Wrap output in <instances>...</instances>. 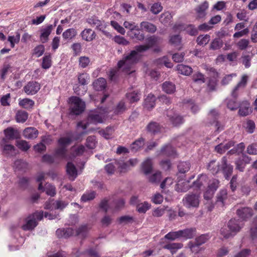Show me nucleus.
I'll return each instance as SVG.
<instances>
[{"label":"nucleus","mask_w":257,"mask_h":257,"mask_svg":"<svg viewBox=\"0 0 257 257\" xmlns=\"http://www.w3.org/2000/svg\"><path fill=\"white\" fill-rule=\"evenodd\" d=\"M149 49V47L146 45L136 46L135 50L130 53L123 56L122 60L119 61L117 63L118 68L126 74H132L135 71L133 66L138 61L139 57L138 53L146 51Z\"/></svg>","instance_id":"1"},{"label":"nucleus","mask_w":257,"mask_h":257,"mask_svg":"<svg viewBox=\"0 0 257 257\" xmlns=\"http://www.w3.org/2000/svg\"><path fill=\"white\" fill-rule=\"evenodd\" d=\"M190 163L188 162H181L178 165V173L177 174L178 176L177 179L178 183L176 188L178 192H185L190 188L188 184L189 181H185L182 183H179L182 179H179V178H183L184 176V174L190 170Z\"/></svg>","instance_id":"2"},{"label":"nucleus","mask_w":257,"mask_h":257,"mask_svg":"<svg viewBox=\"0 0 257 257\" xmlns=\"http://www.w3.org/2000/svg\"><path fill=\"white\" fill-rule=\"evenodd\" d=\"M86 22L91 27H95V29L102 32L107 38L111 37V34L105 30L108 26V23L102 19H99L96 16H91L86 19Z\"/></svg>","instance_id":"3"},{"label":"nucleus","mask_w":257,"mask_h":257,"mask_svg":"<svg viewBox=\"0 0 257 257\" xmlns=\"http://www.w3.org/2000/svg\"><path fill=\"white\" fill-rule=\"evenodd\" d=\"M43 218V211H36L30 215L25 219V224L22 226L24 230H33L38 225V221Z\"/></svg>","instance_id":"4"},{"label":"nucleus","mask_w":257,"mask_h":257,"mask_svg":"<svg viewBox=\"0 0 257 257\" xmlns=\"http://www.w3.org/2000/svg\"><path fill=\"white\" fill-rule=\"evenodd\" d=\"M71 102V112L75 115L81 113L85 109V104L84 101L76 96L71 97L70 98Z\"/></svg>","instance_id":"5"},{"label":"nucleus","mask_w":257,"mask_h":257,"mask_svg":"<svg viewBox=\"0 0 257 257\" xmlns=\"http://www.w3.org/2000/svg\"><path fill=\"white\" fill-rule=\"evenodd\" d=\"M183 205L187 208L198 207L200 202L199 195L197 194H188L183 199Z\"/></svg>","instance_id":"6"},{"label":"nucleus","mask_w":257,"mask_h":257,"mask_svg":"<svg viewBox=\"0 0 257 257\" xmlns=\"http://www.w3.org/2000/svg\"><path fill=\"white\" fill-rule=\"evenodd\" d=\"M248 80V76L246 74H244L241 76L240 80L233 88L231 92L232 97L236 99L238 95V91L245 88L246 86Z\"/></svg>","instance_id":"7"},{"label":"nucleus","mask_w":257,"mask_h":257,"mask_svg":"<svg viewBox=\"0 0 257 257\" xmlns=\"http://www.w3.org/2000/svg\"><path fill=\"white\" fill-rule=\"evenodd\" d=\"M166 114L169 121L174 126H178L184 122L183 116L180 115L173 110H168Z\"/></svg>","instance_id":"8"},{"label":"nucleus","mask_w":257,"mask_h":257,"mask_svg":"<svg viewBox=\"0 0 257 257\" xmlns=\"http://www.w3.org/2000/svg\"><path fill=\"white\" fill-rule=\"evenodd\" d=\"M209 7L208 3L205 1L196 7L194 11L197 20L204 19L207 15V10Z\"/></svg>","instance_id":"9"},{"label":"nucleus","mask_w":257,"mask_h":257,"mask_svg":"<svg viewBox=\"0 0 257 257\" xmlns=\"http://www.w3.org/2000/svg\"><path fill=\"white\" fill-rule=\"evenodd\" d=\"M220 170L222 171L225 179H229L232 173L233 166L227 163V160L226 157H223L221 159V168H220Z\"/></svg>","instance_id":"10"},{"label":"nucleus","mask_w":257,"mask_h":257,"mask_svg":"<svg viewBox=\"0 0 257 257\" xmlns=\"http://www.w3.org/2000/svg\"><path fill=\"white\" fill-rule=\"evenodd\" d=\"M7 143L6 139H3L0 143L2 153L8 156H13L15 154L16 149L14 146L7 144Z\"/></svg>","instance_id":"11"},{"label":"nucleus","mask_w":257,"mask_h":257,"mask_svg":"<svg viewBox=\"0 0 257 257\" xmlns=\"http://www.w3.org/2000/svg\"><path fill=\"white\" fill-rule=\"evenodd\" d=\"M40 89V84L36 81H30L24 87V91L28 95H34L36 94Z\"/></svg>","instance_id":"12"},{"label":"nucleus","mask_w":257,"mask_h":257,"mask_svg":"<svg viewBox=\"0 0 257 257\" xmlns=\"http://www.w3.org/2000/svg\"><path fill=\"white\" fill-rule=\"evenodd\" d=\"M218 113L215 109L211 110L209 114V117L213 119V122H210L211 124L214 125L216 131L218 133L224 130V126L217 120Z\"/></svg>","instance_id":"13"},{"label":"nucleus","mask_w":257,"mask_h":257,"mask_svg":"<svg viewBox=\"0 0 257 257\" xmlns=\"http://www.w3.org/2000/svg\"><path fill=\"white\" fill-rule=\"evenodd\" d=\"M236 213L238 217L242 220H245L250 218L253 215V210L249 207H243L238 209Z\"/></svg>","instance_id":"14"},{"label":"nucleus","mask_w":257,"mask_h":257,"mask_svg":"<svg viewBox=\"0 0 257 257\" xmlns=\"http://www.w3.org/2000/svg\"><path fill=\"white\" fill-rule=\"evenodd\" d=\"M80 35L82 39L87 42L93 41L96 36L95 32L90 28L85 29L81 32Z\"/></svg>","instance_id":"15"},{"label":"nucleus","mask_w":257,"mask_h":257,"mask_svg":"<svg viewBox=\"0 0 257 257\" xmlns=\"http://www.w3.org/2000/svg\"><path fill=\"white\" fill-rule=\"evenodd\" d=\"M157 153L158 155L170 157L174 156L176 155V151L171 145L167 144L164 146Z\"/></svg>","instance_id":"16"},{"label":"nucleus","mask_w":257,"mask_h":257,"mask_svg":"<svg viewBox=\"0 0 257 257\" xmlns=\"http://www.w3.org/2000/svg\"><path fill=\"white\" fill-rule=\"evenodd\" d=\"M66 168L67 174L69 180L71 181L74 180L78 175L77 170L75 165L71 162H68Z\"/></svg>","instance_id":"17"},{"label":"nucleus","mask_w":257,"mask_h":257,"mask_svg":"<svg viewBox=\"0 0 257 257\" xmlns=\"http://www.w3.org/2000/svg\"><path fill=\"white\" fill-rule=\"evenodd\" d=\"M238 114L240 116H245L251 112L250 104L247 101H243L238 105Z\"/></svg>","instance_id":"18"},{"label":"nucleus","mask_w":257,"mask_h":257,"mask_svg":"<svg viewBox=\"0 0 257 257\" xmlns=\"http://www.w3.org/2000/svg\"><path fill=\"white\" fill-rule=\"evenodd\" d=\"M53 29V25H49L46 27L41 29V35L40 36V39L42 43H45L48 41V37L50 35Z\"/></svg>","instance_id":"19"},{"label":"nucleus","mask_w":257,"mask_h":257,"mask_svg":"<svg viewBox=\"0 0 257 257\" xmlns=\"http://www.w3.org/2000/svg\"><path fill=\"white\" fill-rule=\"evenodd\" d=\"M140 29L150 33H154L157 31V27L148 21H143L140 24Z\"/></svg>","instance_id":"20"},{"label":"nucleus","mask_w":257,"mask_h":257,"mask_svg":"<svg viewBox=\"0 0 257 257\" xmlns=\"http://www.w3.org/2000/svg\"><path fill=\"white\" fill-rule=\"evenodd\" d=\"M38 190H41L43 192L45 191L48 195H50L51 196H54L56 194L55 187L50 184L47 183L45 185V187H43L42 183H40L38 186Z\"/></svg>","instance_id":"21"},{"label":"nucleus","mask_w":257,"mask_h":257,"mask_svg":"<svg viewBox=\"0 0 257 257\" xmlns=\"http://www.w3.org/2000/svg\"><path fill=\"white\" fill-rule=\"evenodd\" d=\"M239 223L238 220L235 219H231L228 222L227 225L229 229H230L232 234H234V235L239 231L242 227V226H241Z\"/></svg>","instance_id":"22"},{"label":"nucleus","mask_w":257,"mask_h":257,"mask_svg":"<svg viewBox=\"0 0 257 257\" xmlns=\"http://www.w3.org/2000/svg\"><path fill=\"white\" fill-rule=\"evenodd\" d=\"M234 142L232 141H230L226 143H221L215 147V150L217 153L221 154L225 153L231 147L234 146Z\"/></svg>","instance_id":"23"},{"label":"nucleus","mask_w":257,"mask_h":257,"mask_svg":"<svg viewBox=\"0 0 257 257\" xmlns=\"http://www.w3.org/2000/svg\"><path fill=\"white\" fill-rule=\"evenodd\" d=\"M38 131L34 127H27L23 132L24 137L28 139H34L37 137Z\"/></svg>","instance_id":"24"},{"label":"nucleus","mask_w":257,"mask_h":257,"mask_svg":"<svg viewBox=\"0 0 257 257\" xmlns=\"http://www.w3.org/2000/svg\"><path fill=\"white\" fill-rule=\"evenodd\" d=\"M161 126L157 122L151 121L147 126V131L153 134L156 135L161 132Z\"/></svg>","instance_id":"25"},{"label":"nucleus","mask_w":257,"mask_h":257,"mask_svg":"<svg viewBox=\"0 0 257 257\" xmlns=\"http://www.w3.org/2000/svg\"><path fill=\"white\" fill-rule=\"evenodd\" d=\"M208 181V177L206 175H200L196 181L193 182V187L197 189H200L201 186L205 185L207 184Z\"/></svg>","instance_id":"26"},{"label":"nucleus","mask_w":257,"mask_h":257,"mask_svg":"<svg viewBox=\"0 0 257 257\" xmlns=\"http://www.w3.org/2000/svg\"><path fill=\"white\" fill-rule=\"evenodd\" d=\"M176 69L178 73L186 76L190 75L193 71L191 67L183 64H178L176 67Z\"/></svg>","instance_id":"27"},{"label":"nucleus","mask_w":257,"mask_h":257,"mask_svg":"<svg viewBox=\"0 0 257 257\" xmlns=\"http://www.w3.org/2000/svg\"><path fill=\"white\" fill-rule=\"evenodd\" d=\"M210 71V72L212 73V76L214 78L209 80L208 86L210 90H214L217 85L216 78L218 76V73L213 68H211Z\"/></svg>","instance_id":"28"},{"label":"nucleus","mask_w":257,"mask_h":257,"mask_svg":"<svg viewBox=\"0 0 257 257\" xmlns=\"http://www.w3.org/2000/svg\"><path fill=\"white\" fill-rule=\"evenodd\" d=\"M181 237L185 239L193 238L196 233V229L194 228H187L183 230H180Z\"/></svg>","instance_id":"29"},{"label":"nucleus","mask_w":257,"mask_h":257,"mask_svg":"<svg viewBox=\"0 0 257 257\" xmlns=\"http://www.w3.org/2000/svg\"><path fill=\"white\" fill-rule=\"evenodd\" d=\"M142 170L145 175L150 174L153 169L152 159L148 158L142 164Z\"/></svg>","instance_id":"30"},{"label":"nucleus","mask_w":257,"mask_h":257,"mask_svg":"<svg viewBox=\"0 0 257 257\" xmlns=\"http://www.w3.org/2000/svg\"><path fill=\"white\" fill-rule=\"evenodd\" d=\"M106 82L104 78H99L93 83V86L96 91H101L105 89Z\"/></svg>","instance_id":"31"},{"label":"nucleus","mask_w":257,"mask_h":257,"mask_svg":"<svg viewBox=\"0 0 257 257\" xmlns=\"http://www.w3.org/2000/svg\"><path fill=\"white\" fill-rule=\"evenodd\" d=\"M156 98L152 94H149L145 99L144 106L148 109L153 108L155 105Z\"/></svg>","instance_id":"32"},{"label":"nucleus","mask_w":257,"mask_h":257,"mask_svg":"<svg viewBox=\"0 0 257 257\" xmlns=\"http://www.w3.org/2000/svg\"><path fill=\"white\" fill-rule=\"evenodd\" d=\"M6 140H12L18 138V132L12 127H8L4 131Z\"/></svg>","instance_id":"33"},{"label":"nucleus","mask_w":257,"mask_h":257,"mask_svg":"<svg viewBox=\"0 0 257 257\" xmlns=\"http://www.w3.org/2000/svg\"><path fill=\"white\" fill-rule=\"evenodd\" d=\"M183 246V245L182 243L173 242L166 244L164 245V248L170 250L171 252L174 254L177 249L181 248Z\"/></svg>","instance_id":"34"},{"label":"nucleus","mask_w":257,"mask_h":257,"mask_svg":"<svg viewBox=\"0 0 257 257\" xmlns=\"http://www.w3.org/2000/svg\"><path fill=\"white\" fill-rule=\"evenodd\" d=\"M34 101L29 98H24L19 100V104L22 107L29 109H31L34 105Z\"/></svg>","instance_id":"35"},{"label":"nucleus","mask_w":257,"mask_h":257,"mask_svg":"<svg viewBox=\"0 0 257 257\" xmlns=\"http://www.w3.org/2000/svg\"><path fill=\"white\" fill-rule=\"evenodd\" d=\"M162 89L166 93L171 94L175 91L176 87L173 83L166 81L162 84Z\"/></svg>","instance_id":"36"},{"label":"nucleus","mask_w":257,"mask_h":257,"mask_svg":"<svg viewBox=\"0 0 257 257\" xmlns=\"http://www.w3.org/2000/svg\"><path fill=\"white\" fill-rule=\"evenodd\" d=\"M87 121L90 123L97 124L98 123H101L102 119L99 114L91 113L88 115Z\"/></svg>","instance_id":"37"},{"label":"nucleus","mask_w":257,"mask_h":257,"mask_svg":"<svg viewBox=\"0 0 257 257\" xmlns=\"http://www.w3.org/2000/svg\"><path fill=\"white\" fill-rule=\"evenodd\" d=\"M115 164L121 172H125L131 169L127 162L119 160L116 161Z\"/></svg>","instance_id":"38"},{"label":"nucleus","mask_w":257,"mask_h":257,"mask_svg":"<svg viewBox=\"0 0 257 257\" xmlns=\"http://www.w3.org/2000/svg\"><path fill=\"white\" fill-rule=\"evenodd\" d=\"M144 143L145 140L143 138H141L138 139L137 140L132 143L131 146V150L133 152H137L144 146Z\"/></svg>","instance_id":"39"},{"label":"nucleus","mask_w":257,"mask_h":257,"mask_svg":"<svg viewBox=\"0 0 257 257\" xmlns=\"http://www.w3.org/2000/svg\"><path fill=\"white\" fill-rule=\"evenodd\" d=\"M76 35V30L74 28H70L66 30L63 33L62 36L64 39L71 40L74 38Z\"/></svg>","instance_id":"40"},{"label":"nucleus","mask_w":257,"mask_h":257,"mask_svg":"<svg viewBox=\"0 0 257 257\" xmlns=\"http://www.w3.org/2000/svg\"><path fill=\"white\" fill-rule=\"evenodd\" d=\"M141 94L138 92L133 91L126 94V97L130 103H134L140 100Z\"/></svg>","instance_id":"41"},{"label":"nucleus","mask_w":257,"mask_h":257,"mask_svg":"<svg viewBox=\"0 0 257 257\" xmlns=\"http://www.w3.org/2000/svg\"><path fill=\"white\" fill-rule=\"evenodd\" d=\"M207 169L213 174H217L220 170L219 165L215 160L210 161L207 165Z\"/></svg>","instance_id":"42"},{"label":"nucleus","mask_w":257,"mask_h":257,"mask_svg":"<svg viewBox=\"0 0 257 257\" xmlns=\"http://www.w3.org/2000/svg\"><path fill=\"white\" fill-rule=\"evenodd\" d=\"M115 128L112 126H107L105 130L99 131V133L104 138L109 139L111 137L112 135L114 133Z\"/></svg>","instance_id":"43"},{"label":"nucleus","mask_w":257,"mask_h":257,"mask_svg":"<svg viewBox=\"0 0 257 257\" xmlns=\"http://www.w3.org/2000/svg\"><path fill=\"white\" fill-rule=\"evenodd\" d=\"M28 117V114L24 110H19L16 115V119L18 122L23 123L25 122Z\"/></svg>","instance_id":"44"},{"label":"nucleus","mask_w":257,"mask_h":257,"mask_svg":"<svg viewBox=\"0 0 257 257\" xmlns=\"http://www.w3.org/2000/svg\"><path fill=\"white\" fill-rule=\"evenodd\" d=\"M164 238L170 241H174L181 238L180 230L177 231H171L166 234Z\"/></svg>","instance_id":"45"},{"label":"nucleus","mask_w":257,"mask_h":257,"mask_svg":"<svg viewBox=\"0 0 257 257\" xmlns=\"http://www.w3.org/2000/svg\"><path fill=\"white\" fill-rule=\"evenodd\" d=\"M216 202L217 203H220L221 206L224 205V201L227 198V193L226 190H221L217 195Z\"/></svg>","instance_id":"46"},{"label":"nucleus","mask_w":257,"mask_h":257,"mask_svg":"<svg viewBox=\"0 0 257 257\" xmlns=\"http://www.w3.org/2000/svg\"><path fill=\"white\" fill-rule=\"evenodd\" d=\"M151 204L147 202L139 203L137 205V210L139 213H145L151 207Z\"/></svg>","instance_id":"47"},{"label":"nucleus","mask_w":257,"mask_h":257,"mask_svg":"<svg viewBox=\"0 0 257 257\" xmlns=\"http://www.w3.org/2000/svg\"><path fill=\"white\" fill-rule=\"evenodd\" d=\"M20 34L17 32L15 36H9L8 38V41L10 42L12 48H14L15 44H18L20 42Z\"/></svg>","instance_id":"48"},{"label":"nucleus","mask_w":257,"mask_h":257,"mask_svg":"<svg viewBox=\"0 0 257 257\" xmlns=\"http://www.w3.org/2000/svg\"><path fill=\"white\" fill-rule=\"evenodd\" d=\"M192 79L194 82L200 84H202L205 81L204 75L199 72L195 73L193 75Z\"/></svg>","instance_id":"49"},{"label":"nucleus","mask_w":257,"mask_h":257,"mask_svg":"<svg viewBox=\"0 0 257 257\" xmlns=\"http://www.w3.org/2000/svg\"><path fill=\"white\" fill-rule=\"evenodd\" d=\"M52 65L51 57L50 54L46 55L43 58L42 67L44 69L49 68Z\"/></svg>","instance_id":"50"},{"label":"nucleus","mask_w":257,"mask_h":257,"mask_svg":"<svg viewBox=\"0 0 257 257\" xmlns=\"http://www.w3.org/2000/svg\"><path fill=\"white\" fill-rule=\"evenodd\" d=\"M210 39V36L209 35H200L197 38V42L199 45H206L208 43Z\"/></svg>","instance_id":"51"},{"label":"nucleus","mask_w":257,"mask_h":257,"mask_svg":"<svg viewBox=\"0 0 257 257\" xmlns=\"http://www.w3.org/2000/svg\"><path fill=\"white\" fill-rule=\"evenodd\" d=\"M210 236L208 234H204L200 235L196 237L194 241L196 242L198 245L200 246L206 243L210 238Z\"/></svg>","instance_id":"52"},{"label":"nucleus","mask_w":257,"mask_h":257,"mask_svg":"<svg viewBox=\"0 0 257 257\" xmlns=\"http://www.w3.org/2000/svg\"><path fill=\"white\" fill-rule=\"evenodd\" d=\"M245 148V146L243 143H239L237 145L236 147H235L232 149H231L228 152V154H240L241 153Z\"/></svg>","instance_id":"53"},{"label":"nucleus","mask_w":257,"mask_h":257,"mask_svg":"<svg viewBox=\"0 0 257 257\" xmlns=\"http://www.w3.org/2000/svg\"><path fill=\"white\" fill-rule=\"evenodd\" d=\"M88 231V228L86 225H82L76 230V235L85 237Z\"/></svg>","instance_id":"54"},{"label":"nucleus","mask_w":257,"mask_h":257,"mask_svg":"<svg viewBox=\"0 0 257 257\" xmlns=\"http://www.w3.org/2000/svg\"><path fill=\"white\" fill-rule=\"evenodd\" d=\"M66 149L59 147L55 150V156L60 159H65L66 157Z\"/></svg>","instance_id":"55"},{"label":"nucleus","mask_w":257,"mask_h":257,"mask_svg":"<svg viewBox=\"0 0 257 257\" xmlns=\"http://www.w3.org/2000/svg\"><path fill=\"white\" fill-rule=\"evenodd\" d=\"M250 235L252 240L257 239V216L254 218L252 226L250 228Z\"/></svg>","instance_id":"56"},{"label":"nucleus","mask_w":257,"mask_h":257,"mask_svg":"<svg viewBox=\"0 0 257 257\" xmlns=\"http://www.w3.org/2000/svg\"><path fill=\"white\" fill-rule=\"evenodd\" d=\"M141 30L140 28L137 27L136 29L133 31V33H131V34L133 35L132 37L139 41L143 40L145 38V35L143 33L141 32Z\"/></svg>","instance_id":"57"},{"label":"nucleus","mask_w":257,"mask_h":257,"mask_svg":"<svg viewBox=\"0 0 257 257\" xmlns=\"http://www.w3.org/2000/svg\"><path fill=\"white\" fill-rule=\"evenodd\" d=\"M16 146L23 151H27L30 148V146L28 142L24 140L17 141Z\"/></svg>","instance_id":"58"},{"label":"nucleus","mask_w":257,"mask_h":257,"mask_svg":"<svg viewBox=\"0 0 257 257\" xmlns=\"http://www.w3.org/2000/svg\"><path fill=\"white\" fill-rule=\"evenodd\" d=\"M223 42L220 38H216L211 42L210 48L213 50H217L222 47Z\"/></svg>","instance_id":"59"},{"label":"nucleus","mask_w":257,"mask_h":257,"mask_svg":"<svg viewBox=\"0 0 257 257\" xmlns=\"http://www.w3.org/2000/svg\"><path fill=\"white\" fill-rule=\"evenodd\" d=\"M236 76V73H232L225 75L221 81V85H226L228 84L232 81L233 78Z\"/></svg>","instance_id":"60"},{"label":"nucleus","mask_w":257,"mask_h":257,"mask_svg":"<svg viewBox=\"0 0 257 257\" xmlns=\"http://www.w3.org/2000/svg\"><path fill=\"white\" fill-rule=\"evenodd\" d=\"M125 110L126 106L124 102L123 101H120L116 105L114 112L116 114H119L124 112Z\"/></svg>","instance_id":"61"},{"label":"nucleus","mask_w":257,"mask_h":257,"mask_svg":"<svg viewBox=\"0 0 257 257\" xmlns=\"http://www.w3.org/2000/svg\"><path fill=\"white\" fill-rule=\"evenodd\" d=\"M78 82L82 85L88 84L89 80V76L86 73H82L80 74L78 77Z\"/></svg>","instance_id":"62"},{"label":"nucleus","mask_w":257,"mask_h":257,"mask_svg":"<svg viewBox=\"0 0 257 257\" xmlns=\"http://www.w3.org/2000/svg\"><path fill=\"white\" fill-rule=\"evenodd\" d=\"M226 103L227 107L231 110H235L238 108V103L234 99H226Z\"/></svg>","instance_id":"63"},{"label":"nucleus","mask_w":257,"mask_h":257,"mask_svg":"<svg viewBox=\"0 0 257 257\" xmlns=\"http://www.w3.org/2000/svg\"><path fill=\"white\" fill-rule=\"evenodd\" d=\"M161 173L160 171H157L149 177V181L152 183H157L160 181Z\"/></svg>","instance_id":"64"}]
</instances>
